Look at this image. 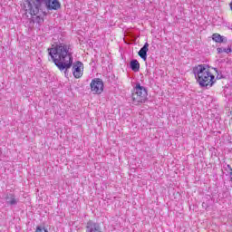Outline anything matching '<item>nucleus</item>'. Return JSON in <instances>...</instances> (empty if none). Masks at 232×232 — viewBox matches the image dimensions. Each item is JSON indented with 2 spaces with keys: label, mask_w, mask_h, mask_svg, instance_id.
Wrapping results in <instances>:
<instances>
[{
  "label": "nucleus",
  "mask_w": 232,
  "mask_h": 232,
  "mask_svg": "<svg viewBox=\"0 0 232 232\" xmlns=\"http://www.w3.org/2000/svg\"><path fill=\"white\" fill-rule=\"evenodd\" d=\"M48 53L58 67L60 72L70 70L72 66V75L75 79H81L84 72V64L81 61L73 63V53L70 45L66 44H59L54 47L48 49Z\"/></svg>",
  "instance_id": "nucleus-1"
},
{
  "label": "nucleus",
  "mask_w": 232,
  "mask_h": 232,
  "mask_svg": "<svg viewBox=\"0 0 232 232\" xmlns=\"http://www.w3.org/2000/svg\"><path fill=\"white\" fill-rule=\"evenodd\" d=\"M193 73L201 88H211L215 84V75L209 72L206 64H199L193 68Z\"/></svg>",
  "instance_id": "nucleus-2"
},
{
  "label": "nucleus",
  "mask_w": 232,
  "mask_h": 232,
  "mask_svg": "<svg viewBox=\"0 0 232 232\" xmlns=\"http://www.w3.org/2000/svg\"><path fill=\"white\" fill-rule=\"evenodd\" d=\"M146 99H148V91L146 90V87L141 86L140 83H137L134 92L132 93L133 103L142 104V102H146Z\"/></svg>",
  "instance_id": "nucleus-3"
},
{
  "label": "nucleus",
  "mask_w": 232,
  "mask_h": 232,
  "mask_svg": "<svg viewBox=\"0 0 232 232\" xmlns=\"http://www.w3.org/2000/svg\"><path fill=\"white\" fill-rule=\"evenodd\" d=\"M91 92L96 95H101L104 92V82L99 78H95L91 82Z\"/></svg>",
  "instance_id": "nucleus-4"
},
{
  "label": "nucleus",
  "mask_w": 232,
  "mask_h": 232,
  "mask_svg": "<svg viewBox=\"0 0 232 232\" xmlns=\"http://www.w3.org/2000/svg\"><path fill=\"white\" fill-rule=\"evenodd\" d=\"M86 232H102L101 225L92 220H89L85 227Z\"/></svg>",
  "instance_id": "nucleus-5"
},
{
  "label": "nucleus",
  "mask_w": 232,
  "mask_h": 232,
  "mask_svg": "<svg viewBox=\"0 0 232 232\" xmlns=\"http://www.w3.org/2000/svg\"><path fill=\"white\" fill-rule=\"evenodd\" d=\"M5 202L8 206H17L19 204V198H16L14 193H7L5 194Z\"/></svg>",
  "instance_id": "nucleus-6"
},
{
  "label": "nucleus",
  "mask_w": 232,
  "mask_h": 232,
  "mask_svg": "<svg viewBox=\"0 0 232 232\" xmlns=\"http://www.w3.org/2000/svg\"><path fill=\"white\" fill-rule=\"evenodd\" d=\"M47 10H59L61 2L59 0H48L45 4Z\"/></svg>",
  "instance_id": "nucleus-7"
},
{
  "label": "nucleus",
  "mask_w": 232,
  "mask_h": 232,
  "mask_svg": "<svg viewBox=\"0 0 232 232\" xmlns=\"http://www.w3.org/2000/svg\"><path fill=\"white\" fill-rule=\"evenodd\" d=\"M150 48V44L145 43L144 45L140 48V50L138 53V55L142 59L143 61H146L148 59V52Z\"/></svg>",
  "instance_id": "nucleus-8"
},
{
  "label": "nucleus",
  "mask_w": 232,
  "mask_h": 232,
  "mask_svg": "<svg viewBox=\"0 0 232 232\" xmlns=\"http://www.w3.org/2000/svg\"><path fill=\"white\" fill-rule=\"evenodd\" d=\"M130 69L132 72H139L140 70V63L137 60L130 61Z\"/></svg>",
  "instance_id": "nucleus-9"
},
{
  "label": "nucleus",
  "mask_w": 232,
  "mask_h": 232,
  "mask_svg": "<svg viewBox=\"0 0 232 232\" xmlns=\"http://www.w3.org/2000/svg\"><path fill=\"white\" fill-rule=\"evenodd\" d=\"M224 36L218 34H214L212 35V40L215 41V43H224Z\"/></svg>",
  "instance_id": "nucleus-10"
},
{
  "label": "nucleus",
  "mask_w": 232,
  "mask_h": 232,
  "mask_svg": "<svg viewBox=\"0 0 232 232\" xmlns=\"http://www.w3.org/2000/svg\"><path fill=\"white\" fill-rule=\"evenodd\" d=\"M32 21L34 22V23H36L37 24H43V23H44V19H43V17H41V16H34L33 18H32Z\"/></svg>",
  "instance_id": "nucleus-11"
},
{
  "label": "nucleus",
  "mask_w": 232,
  "mask_h": 232,
  "mask_svg": "<svg viewBox=\"0 0 232 232\" xmlns=\"http://www.w3.org/2000/svg\"><path fill=\"white\" fill-rule=\"evenodd\" d=\"M35 232H48V230H46L44 227H36V230Z\"/></svg>",
  "instance_id": "nucleus-12"
},
{
  "label": "nucleus",
  "mask_w": 232,
  "mask_h": 232,
  "mask_svg": "<svg viewBox=\"0 0 232 232\" xmlns=\"http://www.w3.org/2000/svg\"><path fill=\"white\" fill-rule=\"evenodd\" d=\"M218 75L216 76V79H222V74L218 73V70L215 69Z\"/></svg>",
  "instance_id": "nucleus-13"
},
{
  "label": "nucleus",
  "mask_w": 232,
  "mask_h": 232,
  "mask_svg": "<svg viewBox=\"0 0 232 232\" xmlns=\"http://www.w3.org/2000/svg\"><path fill=\"white\" fill-rule=\"evenodd\" d=\"M226 52H227V53H229V52H231V49L229 48V49H227Z\"/></svg>",
  "instance_id": "nucleus-14"
}]
</instances>
